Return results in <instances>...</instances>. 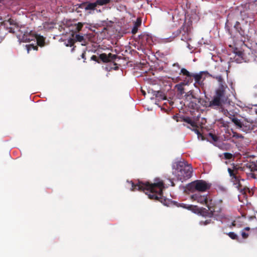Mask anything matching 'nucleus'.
<instances>
[{
	"mask_svg": "<svg viewBox=\"0 0 257 257\" xmlns=\"http://www.w3.org/2000/svg\"><path fill=\"white\" fill-rule=\"evenodd\" d=\"M132 184V191H145L147 192L146 194L151 199L158 200L164 204L166 205L165 202L166 201L165 199L163 198V190L164 188V183L162 181H160L154 183H150L148 182L145 183L139 181L138 183L135 184L132 181L131 182Z\"/></svg>",
	"mask_w": 257,
	"mask_h": 257,
	"instance_id": "f257e3e1",
	"label": "nucleus"
},
{
	"mask_svg": "<svg viewBox=\"0 0 257 257\" xmlns=\"http://www.w3.org/2000/svg\"><path fill=\"white\" fill-rule=\"evenodd\" d=\"M211 76L213 79L217 80L219 83V86L216 89L212 99L209 101L206 106L213 109L222 108L227 99V96L226 95L227 85L221 75H211Z\"/></svg>",
	"mask_w": 257,
	"mask_h": 257,
	"instance_id": "f03ea898",
	"label": "nucleus"
},
{
	"mask_svg": "<svg viewBox=\"0 0 257 257\" xmlns=\"http://www.w3.org/2000/svg\"><path fill=\"white\" fill-rule=\"evenodd\" d=\"M173 174L181 182L190 178L193 172L191 165L183 161H179L173 164Z\"/></svg>",
	"mask_w": 257,
	"mask_h": 257,
	"instance_id": "7ed1b4c3",
	"label": "nucleus"
},
{
	"mask_svg": "<svg viewBox=\"0 0 257 257\" xmlns=\"http://www.w3.org/2000/svg\"><path fill=\"white\" fill-rule=\"evenodd\" d=\"M211 184L202 180H197L191 183L189 189L192 191L196 190L199 192H205L210 189Z\"/></svg>",
	"mask_w": 257,
	"mask_h": 257,
	"instance_id": "20e7f679",
	"label": "nucleus"
},
{
	"mask_svg": "<svg viewBox=\"0 0 257 257\" xmlns=\"http://www.w3.org/2000/svg\"><path fill=\"white\" fill-rule=\"evenodd\" d=\"M182 207L188 210H192L195 213H199L203 216L209 217H212V213L208 208V209H206L204 208H199L197 206L185 204H183Z\"/></svg>",
	"mask_w": 257,
	"mask_h": 257,
	"instance_id": "39448f33",
	"label": "nucleus"
},
{
	"mask_svg": "<svg viewBox=\"0 0 257 257\" xmlns=\"http://www.w3.org/2000/svg\"><path fill=\"white\" fill-rule=\"evenodd\" d=\"M191 198L198 203L205 204L206 206L208 205L209 200H211L208 195H201L199 193L193 194Z\"/></svg>",
	"mask_w": 257,
	"mask_h": 257,
	"instance_id": "423d86ee",
	"label": "nucleus"
},
{
	"mask_svg": "<svg viewBox=\"0 0 257 257\" xmlns=\"http://www.w3.org/2000/svg\"><path fill=\"white\" fill-rule=\"evenodd\" d=\"M207 208L212 213V216L213 215H217L221 211V207L220 204L215 202L212 199L209 200Z\"/></svg>",
	"mask_w": 257,
	"mask_h": 257,
	"instance_id": "0eeeda50",
	"label": "nucleus"
},
{
	"mask_svg": "<svg viewBox=\"0 0 257 257\" xmlns=\"http://www.w3.org/2000/svg\"><path fill=\"white\" fill-rule=\"evenodd\" d=\"M257 128V123L253 121H248L244 120L243 121V125L241 130L245 132H248L251 131H254Z\"/></svg>",
	"mask_w": 257,
	"mask_h": 257,
	"instance_id": "6e6552de",
	"label": "nucleus"
},
{
	"mask_svg": "<svg viewBox=\"0 0 257 257\" xmlns=\"http://www.w3.org/2000/svg\"><path fill=\"white\" fill-rule=\"evenodd\" d=\"M233 52L234 54V56L233 57L234 61L237 63L246 62V60L244 58V53L241 50L237 48H235L233 49Z\"/></svg>",
	"mask_w": 257,
	"mask_h": 257,
	"instance_id": "1a4fd4ad",
	"label": "nucleus"
},
{
	"mask_svg": "<svg viewBox=\"0 0 257 257\" xmlns=\"http://www.w3.org/2000/svg\"><path fill=\"white\" fill-rule=\"evenodd\" d=\"M152 42V38L150 35L147 34H143L139 36V43L141 45H151Z\"/></svg>",
	"mask_w": 257,
	"mask_h": 257,
	"instance_id": "9d476101",
	"label": "nucleus"
},
{
	"mask_svg": "<svg viewBox=\"0 0 257 257\" xmlns=\"http://www.w3.org/2000/svg\"><path fill=\"white\" fill-rule=\"evenodd\" d=\"M99 57L103 63H107L112 62L115 60L117 58V55L110 53L108 54L102 53L100 54Z\"/></svg>",
	"mask_w": 257,
	"mask_h": 257,
	"instance_id": "9b49d317",
	"label": "nucleus"
},
{
	"mask_svg": "<svg viewBox=\"0 0 257 257\" xmlns=\"http://www.w3.org/2000/svg\"><path fill=\"white\" fill-rule=\"evenodd\" d=\"M36 35L34 32L31 31L25 32L22 36L21 40L23 42H28L35 40Z\"/></svg>",
	"mask_w": 257,
	"mask_h": 257,
	"instance_id": "f8f14e48",
	"label": "nucleus"
},
{
	"mask_svg": "<svg viewBox=\"0 0 257 257\" xmlns=\"http://www.w3.org/2000/svg\"><path fill=\"white\" fill-rule=\"evenodd\" d=\"M227 171L229 174V176L231 178L232 182L235 183V181H237L238 178L239 177L236 175L238 172L237 170L236 169L235 170H234L231 169V168H228Z\"/></svg>",
	"mask_w": 257,
	"mask_h": 257,
	"instance_id": "ddd939ff",
	"label": "nucleus"
},
{
	"mask_svg": "<svg viewBox=\"0 0 257 257\" xmlns=\"http://www.w3.org/2000/svg\"><path fill=\"white\" fill-rule=\"evenodd\" d=\"M142 24V19L140 17H139L137 19L136 22H135L133 28L132 30V33L133 34H135L137 33L138 30V28L141 26Z\"/></svg>",
	"mask_w": 257,
	"mask_h": 257,
	"instance_id": "4468645a",
	"label": "nucleus"
},
{
	"mask_svg": "<svg viewBox=\"0 0 257 257\" xmlns=\"http://www.w3.org/2000/svg\"><path fill=\"white\" fill-rule=\"evenodd\" d=\"M234 28L238 32L240 36L242 37L245 38V33L244 31L241 28L239 22H236L234 26Z\"/></svg>",
	"mask_w": 257,
	"mask_h": 257,
	"instance_id": "2eb2a0df",
	"label": "nucleus"
},
{
	"mask_svg": "<svg viewBox=\"0 0 257 257\" xmlns=\"http://www.w3.org/2000/svg\"><path fill=\"white\" fill-rule=\"evenodd\" d=\"M229 117L231 118L232 122H233L238 128H240V130L242 129L243 121H241L234 115L232 116V117Z\"/></svg>",
	"mask_w": 257,
	"mask_h": 257,
	"instance_id": "dca6fc26",
	"label": "nucleus"
},
{
	"mask_svg": "<svg viewBox=\"0 0 257 257\" xmlns=\"http://www.w3.org/2000/svg\"><path fill=\"white\" fill-rule=\"evenodd\" d=\"M35 39L37 41V45L40 47H43L45 44V38L42 36L36 35Z\"/></svg>",
	"mask_w": 257,
	"mask_h": 257,
	"instance_id": "f3484780",
	"label": "nucleus"
},
{
	"mask_svg": "<svg viewBox=\"0 0 257 257\" xmlns=\"http://www.w3.org/2000/svg\"><path fill=\"white\" fill-rule=\"evenodd\" d=\"M191 24L189 22L186 23L185 22L181 28V31H183L185 33H188L191 29Z\"/></svg>",
	"mask_w": 257,
	"mask_h": 257,
	"instance_id": "a211bd4d",
	"label": "nucleus"
},
{
	"mask_svg": "<svg viewBox=\"0 0 257 257\" xmlns=\"http://www.w3.org/2000/svg\"><path fill=\"white\" fill-rule=\"evenodd\" d=\"M183 120L184 122L189 124L192 127H196L197 126L196 123L189 116H185Z\"/></svg>",
	"mask_w": 257,
	"mask_h": 257,
	"instance_id": "6ab92c4d",
	"label": "nucleus"
},
{
	"mask_svg": "<svg viewBox=\"0 0 257 257\" xmlns=\"http://www.w3.org/2000/svg\"><path fill=\"white\" fill-rule=\"evenodd\" d=\"M192 77L194 78L196 83L200 84L202 77V72L199 74H192Z\"/></svg>",
	"mask_w": 257,
	"mask_h": 257,
	"instance_id": "aec40b11",
	"label": "nucleus"
},
{
	"mask_svg": "<svg viewBox=\"0 0 257 257\" xmlns=\"http://www.w3.org/2000/svg\"><path fill=\"white\" fill-rule=\"evenodd\" d=\"M240 179H239V177L238 178V181H235V183H233L234 185H236V188H237V189L238 190H240V191L242 193H245V192H246V188H242V185L240 182ZM247 189H248V188H247Z\"/></svg>",
	"mask_w": 257,
	"mask_h": 257,
	"instance_id": "412c9836",
	"label": "nucleus"
},
{
	"mask_svg": "<svg viewBox=\"0 0 257 257\" xmlns=\"http://www.w3.org/2000/svg\"><path fill=\"white\" fill-rule=\"evenodd\" d=\"M98 4H97V2L93 3H88L85 6V9L86 10H93L95 9Z\"/></svg>",
	"mask_w": 257,
	"mask_h": 257,
	"instance_id": "4be33fe9",
	"label": "nucleus"
},
{
	"mask_svg": "<svg viewBox=\"0 0 257 257\" xmlns=\"http://www.w3.org/2000/svg\"><path fill=\"white\" fill-rule=\"evenodd\" d=\"M154 95L157 98H159L160 99H165V96L164 93L162 91H158L155 92Z\"/></svg>",
	"mask_w": 257,
	"mask_h": 257,
	"instance_id": "5701e85b",
	"label": "nucleus"
},
{
	"mask_svg": "<svg viewBox=\"0 0 257 257\" xmlns=\"http://www.w3.org/2000/svg\"><path fill=\"white\" fill-rule=\"evenodd\" d=\"M180 74H182L183 75H185L187 77L191 78L192 77V74L190 72H189L187 70H186L185 68H182L181 69V72Z\"/></svg>",
	"mask_w": 257,
	"mask_h": 257,
	"instance_id": "b1692460",
	"label": "nucleus"
},
{
	"mask_svg": "<svg viewBox=\"0 0 257 257\" xmlns=\"http://www.w3.org/2000/svg\"><path fill=\"white\" fill-rule=\"evenodd\" d=\"M26 47L27 48L28 53H29L30 51L32 49L36 50H38L37 46H34L33 44L27 45Z\"/></svg>",
	"mask_w": 257,
	"mask_h": 257,
	"instance_id": "393cba45",
	"label": "nucleus"
},
{
	"mask_svg": "<svg viewBox=\"0 0 257 257\" xmlns=\"http://www.w3.org/2000/svg\"><path fill=\"white\" fill-rule=\"evenodd\" d=\"M224 159L226 160H231L234 158L233 155L230 153H223Z\"/></svg>",
	"mask_w": 257,
	"mask_h": 257,
	"instance_id": "a878e982",
	"label": "nucleus"
},
{
	"mask_svg": "<svg viewBox=\"0 0 257 257\" xmlns=\"http://www.w3.org/2000/svg\"><path fill=\"white\" fill-rule=\"evenodd\" d=\"M96 2L98 5L102 6L108 4L110 0H96Z\"/></svg>",
	"mask_w": 257,
	"mask_h": 257,
	"instance_id": "bb28decb",
	"label": "nucleus"
},
{
	"mask_svg": "<svg viewBox=\"0 0 257 257\" xmlns=\"http://www.w3.org/2000/svg\"><path fill=\"white\" fill-rule=\"evenodd\" d=\"M184 116H178V115H174L173 118L175 119L177 122H182L184 121L183 119H184Z\"/></svg>",
	"mask_w": 257,
	"mask_h": 257,
	"instance_id": "cd10ccee",
	"label": "nucleus"
},
{
	"mask_svg": "<svg viewBox=\"0 0 257 257\" xmlns=\"http://www.w3.org/2000/svg\"><path fill=\"white\" fill-rule=\"evenodd\" d=\"M74 40H75V42H82L84 40V38L83 36H81L80 35H76Z\"/></svg>",
	"mask_w": 257,
	"mask_h": 257,
	"instance_id": "c85d7f7f",
	"label": "nucleus"
},
{
	"mask_svg": "<svg viewBox=\"0 0 257 257\" xmlns=\"http://www.w3.org/2000/svg\"><path fill=\"white\" fill-rule=\"evenodd\" d=\"M198 126L197 125V126L196 127H193L192 129H191L193 131H194L198 136V137L199 138L200 137H203L202 134H201V133L199 132V130L198 129Z\"/></svg>",
	"mask_w": 257,
	"mask_h": 257,
	"instance_id": "c756f323",
	"label": "nucleus"
},
{
	"mask_svg": "<svg viewBox=\"0 0 257 257\" xmlns=\"http://www.w3.org/2000/svg\"><path fill=\"white\" fill-rule=\"evenodd\" d=\"M227 235L232 239H237L238 238L237 235L233 232H230Z\"/></svg>",
	"mask_w": 257,
	"mask_h": 257,
	"instance_id": "7c9ffc66",
	"label": "nucleus"
},
{
	"mask_svg": "<svg viewBox=\"0 0 257 257\" xmlns=\"http://www.w3.org/2000/svg\"><path fill=\"white\" fill-rule=\"evenodd\" d=\"M232 133H233L232 137L233 138H235L236 139H239V138H243V137L242 136V135L238 134L236 132H233Z\"/></svg>",
	"mask_w": 257,
	"mask_h": 257,
	"instance_id": "2f4dec72",
	"label": "nucleus"
},
{
	"mask_svg": "<svg viewBox=\"0 0 257 257\" xmlns=\"http://www.w3.org/2000/svg\"><path fill=\"white\" fill-rule=\"evenodd\" d=\"M74 43H75V40H74V39L71 38L68 40V44H66V46L72 47L74 45Z\"/></svg>",
	"mask_w": 257,
	"mask_h": 257,
	"instance_id": "473e14b6",
	"label": "nucleus"
},
{
	"mask_svg": "<svg viewBox=\"0 0 257 257\" xmlns=\"http://www.w3.org/2000/svg\"><path fill=\"white\" fill-rule=\"evenodd\" d=\"M183 83H181V84H177L176 85V88L177 89V90L178 91H179L180 92H181V93L182 91L184 90V88L183 87Z\"/></svg>",
	"mask_w": 257,
	"mask_h": 257,
	"instance_id": "72a5a7b5",
	"label": "nucleus"
},
{
	"mask_svg": "<svg viewBox=\"0 0 257 257\" xmlns=\"http://www.w3.org/2000/svg\"><path fill=\"white\" fill-rule=\"evenodd\" d=\"M83 26V24L81 23H78L76 26V30L78 31H80L81 30L82 27Z\"/></svg>",
	"mask_w": 257,
	"mask_h": 257,
	"instance_id": "f704fd0d",
	"label": "nucleus"
},
{
	"mask_svg": "<svg viewBox=\"0 0 257 257\" xmlns=\"http://www.w3.org/2000/svg\"><path fill=\"white\" fill-rule=\"evenodd\" d=\"M209 136L211 138V139H212L214 141L216 142V141H217L218 138H217V137L215 135H213V134H211V133H209Z\"/></svg>",
	"mask_w": 257,
	"mask_h": 257,
	"instance_id": "c9c22d12",
	"label": "nucleus"
},
{
	"mask_svg": "<svg viewBox=\"0 0 257 257\" xmlns=\"http://www.w3.org/2000/svg\"><path fill=\"white\" fill-rule=\"evenodd\" d=\"M91 59L93 60V61H96V62H97L98 63H99V61L98 60L97 57L95 55H92L91 56Z\"/></svg>",
	"mask_w": 257,
	"mask_h": 257,
	"instance_id": "e433bc0d",
	"label": "nucleus"
},
{
	"mask_svg": "<svg viewBox=\"0 0 257 257\" xmlns=\"http://www.w3.org/2000/svg\"><path fill=\"white\" fill-rule=\"evenodd\" d=\"M248 176L251 178L255 179L256 178L257 175L254 173H251L249 174Z\"/></svg>",
	"mask_w": 257,
	"mask_h": 257,
	"instance_id": "4c0bfd02",
	"label": "nucleus"
},
{
	"mask_svg": "<svg viewBox=\"0 0 257 257\" xmlns=\"http://www.w3.org/2000/svg\"><path fill=\"white\" fill-rule=\"evenodd\" d=\"M241 235L243 238H246L248 236V234L244 231L241 232Z\"/></svg>",
	"mask_w": 257,
	"mask_h": 257,
	"instance_id": "58836bf2",
	"label": "nucleus"
},
{
	"mask_svg": "<svg viewBox=\"0 0 257 257\" xmlns=\"http://www.w3.org/2000/svg\"><path fill=\"white\" fill-rule=\"evenodd\" d=\"M7 29L9 30V32L10 33H15V28L11 27H9V28H7Z\"/></svg>",
	"mask_w": 257,
	"mask_h": 257,
	"instance_id": "ea45409f",
	"label": "nucleus"
},
{
	"mask_svg": "<svg viewBox=\"0 0 257 257\" xmlns=\"http://www.w3.org/2000/svg\"><path fill=\"white\" fill-rule=\"evenodd\" d=\"M10 25H16V23L15 21L12 19H9L8 21Z\"/></svg>",
	"mask_w": 257,
	"mask_h": 257,
	"instance_id": "a19ab883",
	"label": "nucleus"
},
{
	"mask_svg": "<svg viewBox=\"0 0 257 257\" xmlns=\"http://www.w3.org/2000/svg\"><path fill=\"white\" fill-rule=\"evenodd\" d=\"M211 219H207L206 220H205L204 223H203V224L204 225H207L208 224H209L211 223Z\"/></svg>",
	"mask_w": 257,
	"mask_h": 257,
	"instance_id": "79ce46f5",
	"label": "nucleus"
},
{
	"mask_svg": "<svg viewBox=\"0 0 257 257\" xmlns=\"http://www.w3.org/2000/svg\"><path fill=\"white\" fill-rule=\"evenodd\" d=\"M173 66H174V67H177L178 69L180 68V65L178 63H174L173 65Z\"/></svg>",
	"mask_w": 257,
	"mask_h": 257,
	"instance_id": "37998d69",
	"label": "nucleus"
},
{
	"mask_svg": "<svg viewBox=\"0 0 257 257\" xmlns=\"http://www.w3.org/2000/svg\"><path fill=\"white\" fill-rule=\"evenodd\" d=\"M85 52H83V53L82 54V55H81V57H82V58H83V59H85Z\"/></svg>",
	"mask_w": 257,
	"mask_h": 257,
	"instance_id": "c03bdc74",
	"label": "nucleus"
},
{
	"mask_svg": "<svg viewBox=\"0 0 257 257\" xmlns=\"http://www.w3.org/2000/svg\"><path fill=\"white\" fill-rule=\"evenodd\" d=\"M231 226H235V223L234 221L233 222H232Z\"/></svg>",
	"mask_w": 257,
	"mask_h": 257,
	"instance_id": "a18cd8bd",
	"label": "nucleus"
},
{
	"mask_svg": "<svg viewBox=\"0 0 257 257\" xmlns=\"http://www.w3.org/2000/svg\"><path fill=\"white\" fill-rule=\"evenodd\" d=\"M244 229L246 230H249L250 229V228L249 227H246L244 228Z\"/></svg>",
	"mask_w": 257,
	"mask_h": 257,
	"instance_id": "49530a36",
	"label": "nucleus"
},
{
	"mask_svg": "<svg viewBox=\"0 0 257 257\" xmlns=\"http://www.w3.org/2000/svg\"><path fill=\"white\" fill-rule=\"evenodd\" d=\"M114 70H117L118 69V67L117 66H115L114 68Z\"/></svg>",
	"mask_w": 257,
	"mask_h": 257,
	"instance_id": "de8ad7c7",
	"label": "nucleus"
},
{
	"mask_svg": "<svg viewBox=\"0 0 257 257\" xmlns=\"http://www.w3.org/2000/svg\"><path fill=\"white\" fill-rule=\"evenodd\" d=\"M3 38L2 37H0V43L2 41Z\"/></svg>",
	"mask_w": 257,
	"mask_h": 257,
	"instance_id": "09e8293b",
	"label": "nucleus"
},
{
	"mask_svg": "<svg viewBox=\"0 0 257 257\" xmlns=\"http://www.w3.org/2000/svg\"><path fill=\"white\" fill-rule=\"evenodd\" d=\"M172 185L173 186H175V184H174V183L173 182H172Z\"/></svg>",
	"mask_w": 257,
	"mask_h": 257,
	"instance_id": "8fccbe9b",
	"label": "nucleus"
},
{
	"mask_svg": "<svg viewBox=\"0 0 257 257\" xmlns=\"http://www.w3.org/2000/svg\"><path fill=\"white\" fill-rule=\"evenodd\" d=\"M113 65L116 66V64L115 63H113Z\"/></svg>",
	"mask_w": 257,
	"mask_h": 257,
	"instance_id": "3c124183",
	"label": "nucleus"
}]
</instances>
